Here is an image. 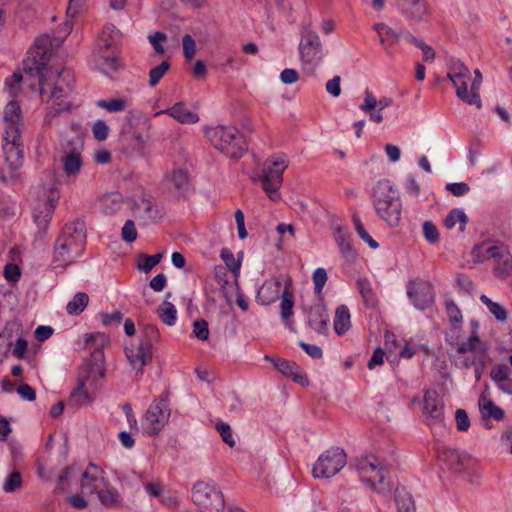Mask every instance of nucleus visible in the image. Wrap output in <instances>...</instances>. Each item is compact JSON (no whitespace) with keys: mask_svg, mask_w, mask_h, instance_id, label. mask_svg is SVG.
Returning a JSON list of instances; mask_svg holds the SVG:
<instances>
[{"mask_svg":"<svg viewBox=\"0 0 512 512\" xmlns=\"http://www.w3.org/2000/svg\"><path fill=\"white\" fill-rule=\"evenodd\" d=\"M47 39L38 38L28 56L23 60V70L29 76H37L39 93L43 102L49 104L45 122L50 123L51 118L71 108L69 95L74 89V76L70 70L51 71L47 69V55L42 42Z\"/></svg>","mask_w":512,"mask_h":512,"instance_id":"f257e3e1","label":"nucleus"},{"mask_svg":"<svg viewBox=\"0 0 512 512\" xmlns=\"http://www.w3.org/2000/svg\"><path fill=\"white\" fill-rule=\"evenodd\" d=\"M86 245V226L81 220L67 223L56 239L52 263L55 268H65L80 257Z\"/></svg>","mask_w":512,"mask_h":512,"instance_id":"f03ea898","label":"nucleus"},{"mask_svg":"<svg viewBox=\"0 0 512 512\" xmlns=\"http://www.w3.org/2000/svg\"><path fill=\"white\" fill-rule=\"evenodd\" d=\"M372 204L377 216L390 227H397L401 220L400 194L388 179L379 180L372 189Z\"/></svg>","mask_w":512,"mask_h":512,"instance_id":"7ed1b4c3","label":"nucleus"},{"mask_svg":"<svg viewBox=\"0 0 512 512\" xmlns=\"http://www.w3.org/2000/svg\"><path fill=\"white\" fill-rule=\"evenodd\" d=\"M205 135L214 148L230 158H241L247 149L242 134L234 126L209 127L205 129Z\"/></svg>","mask_w":512,"mask_h":512,"instance_id":"20e7f679","label":"nucleus"},{"mask_svg":"<svg viewBox=\"0 0 512 512\" xmlns=\"http://www.w3.org/2000/svg\"><path fill=\"white\" fill-rule=\"evenodd\" d=\"M159 340L160 333L155 325L146 324L142 327L138 342L125 347L126 357L133 369L142 372L143 367L152 361V349Z\"/></svg>","mask_w":512,"mask_h":512,"instance_id":"39448f33","label":"nucleus"},{"mask_svg":"<svg viewBox=\"0 0 512 512\" xmlns=\"http://www.w3.org/2000/svg\"><path fill=\"white\" fill-rule=\"evenodd\" d=\"M351 466L355 467L362 481L369 484L377 493L384 494L391 490L387 478L388 471L379 465L378 459L374 455H363L356 458Z\"/></svg>","mask_w":512,"mask_h":512,"instance_id":"423d86ee","label":"nucleus"},{"mask_svg":"<svg viewBox=\"0 0 512 512\" xmlns=\"http://www.w3.org/2000/svg\"><path fill=\"white\" fill-rule=\"evenodd\" d=\"M288 167L285 154H273L264 162L259 180L267 196L276 201L279 198L278 190L283 181V173Z\"/></svg>","mask_w":512,"mask_h":512,"instance_id":"0eeeda50","label":"nucleus"},{"mask_svg":"<svg viewBox=\"0 0 512 512\" xmlns=\"http://www.w3.org/2000/svg\"><path fill=\"white\" fill-rule=\"evenodd\" d=\"M120 31L116 26L110 24L105 26L97 39L95 55L98 57L97 63L103 68L117 70L119 67L118 58L115 52L120 41Z\"/></svg>","mask_w":512,"mask_h":512,"instance_id":"6e6552de","label":"nucleus"},{"mask_svg":"<svg viewBox=\"0 0 512 512\" xmlns=\"http://www.w3.org/2000/svg\"><path fill=\"white\" fill-rule=\"evenodd\" d=\"M105 376V369L101 362L88 361L80 369L77 378V385L70 393L68 403L72 405H83L92 402L93 398L86 389L88 381H96L98 378Z\"/></svg>","mask_w":512,"mask_h":512,"instance_id":"1a4fd4ad","label":"nucleus"},{"mask_svg":"<svg viewBox=\"0 0 512 512\" xmlns=\"http://www.w3.org/2000/svg\"><path fill=\"white\" fill-rule=\"evenodd\" d=\"M170 414L168 394L163 393L150 404L145 412L142 419L143 431L151 437L157 436L168 423Z\"/></svg>","mask_w":512,"mask_h":512,"instance_id":"9d476101","label":"nucleus"},{"mask_svg":"<svg viewBox=\"0 0 512 512\" xmlns=\"http://www.w3.org/2000/svg\"><path fill=\"white\" fill-rule=\"evenodd\" d=\"M192 501L203 512H222L225 500L222 492L214 485L198 481L192 488Z\"/></svg>","mask_w":512,"mask_h":512,"instance_id":"9b49d317","label":"nucleus"},{"mask_svg":"<svg viewBox=\"0 0 512 512\" xmlns=\"http://www.w3.org/2000/svg\"><path fill=\"white\" fill-rule=\"evenodd\" d=\"M346 463L345 451L339 447H332L319 456L313 466L312 474L315 478H331L340 472Z\"/></svg>","mask_w":512,"mask_h":512,"instance_id":"f8f14e48","label":"nucleus"},{"mask_svg":"<svg viewBox=\"0 0 512 512\" xmlns=\"http://www.w3.org/2000/svg\"><path fill=\"white\" fill-rule=\"evenodd\" d=\"M300 59L304 69L314 71L323 59V49L318 34L305 28L299 44Z\"/></svg>","mask_w":512,"mask_h":512,"instance_id":"ddd939ff","label":"nucleus"},{"mask_svg":"<svg viewBox=\"0 0 512 512\" xmlns=\"http://www.w3.org/2000/svg\"><path fill=\"white\" fill-rule=\"evenodd\" d=\"M134 217L142 226L156 223L163 216L161 206L156 202L155 198L150 194H141L135 197L131 206Z\"/></svg>","mask_w":512,"mask_h":512,"instance_id":"4468645a","label":"nucleus"},{"mask_svg":"<svg viewBox=\"0 0 512 512\" xmlns=\"http://www.w3.org/2000/svg\"><path fill=\"white\" fill-rule=\"evenodd\" d=\"M437 457L454 474H469L477 464L467 453H460L448 447H439Z\"/></svg>","mask_w":512,"mask_h":512,"instance_id":"2eb2a0df","label":"nucleus"},{"mask_svg":"<svg viewBox=\"0 0 512 512\" xmlns=\"http://www.w3.org/2000/svg\"><path fill=\"white\" fill-rule=\"evenodd\" d=\"M3 140V152L5 155V160L12 170L10 177L15 179V171L23 163V148L20 142L21 134L19 128H14L11 126L9 130L5 132Z\"/></svg>","mask_w":512,"mask_h":512,"instance_id":"dca6fc26","label":"nucleus"},{"mask_svg":"<svg viewBox=\"0 0 512 512\" xmlns=\"http://www.w3.org/2000/svg\"><path fill=\"white\" fill-rule=\"evenodd\" d=\"M407 295L413 306L419 310H425L434 302V290L430 282L416 278L407 284Z\"/></svg>","mask_w":512,"mask_h":512,"instance_id":"f3484780","label":"nucleus"},{"mask_svg":"<svg viewBox=\"0 0 512 512\" xmlns=\"http://www.w3.org/2000/svg\"><path fill=\"white\" fill-rule=\"evenodd\" d=\"M447 77L452 82L457 97L464 102L467 97L468 82L471 78L470 70L459 59L450 58Z\"/></svg>","mask_w":512,"mask_h":512,"instance_id":"a211bd4d","label":"nucleus"},{"mask_svg":"<svg viewBox=\"0 0 512 512\" xmlns=\"http://www.w3.org/2000/svg\"><path fill=\"white\" fill-rule=\"evenodd\" d=\"M165 189L176 198H184L192 189L191 178L186 169L177 168L167 173L163 179Z\"/></svg>","mask_w":512,"mask_h":512,"instance_id":"6ab92c4d","label":"nucleus"},{"mask_svg":"<svg viewBox=\"0 0 512 512\" xmlns=\"http://www.w3.org/2000/svg\"><path fill=\"white\" fill-rule=\"evenodd\" d=\"M82 148L83 142L79 138L68 142L65 154L62 157L63 171L66 176L71 177L79 174L83 165Z\"/></svg>","mask_w":512,"mask_h":512,"instance_id":"aec40b11","label":"nucleus"},{"mask_svg":"<svg viewBox=\"0 0 512 512\" xmlns=\"http://www.w3.org/2000/svg\"><path fill=\"white\" fill-rule=\"evenodd\" d=\"M504 251H510L508 246L504 243L499 241H485L474 246L471 255L476 262L493 260L495 264L502 259L500 255H504Z\"/></svg>","mask_w":512,"mask_h":512,"instance_id":"412c9836","label":"nucleus"},{"mask_svg":"<svg viewBox=\"0 0 512 512\" xmlns=\"http://www.w3.org/2000/svg\"><path fill=\"white\" fill-rule=\"evenodd\" d=\"M399 6L404 16L410 22L424 21L429 16L425 0H399Z\"/></svg>","mask_w":512,"mask_h":512,"instance_id":"4be33fe9","label":"nucleus"},{"mask_svg":"<svg viewBox=\"0 0 512 512\" xmlns=\"http://www.w3.org/2000/svg\"><path fill=\"white\" fill-rule=\"evenodd\" d=\"M274 367L284 376L291 378L295 383L302 386H307L309 380L302 369L293 361L278 358L273 360Z\"/></svg>","mask_w":512,"mask_h":512,"instance_id":"5701e85b","label":"nucleus"},{"mask_svg":"<svg viewBox=\"0 0 512 512\" xmlns=\"http://www.w3.org/2000/svg\"><path fill=\"white\" fill-rule=\"evenodd\" d=\"M103 474L104 471L100 467L90 463L82 474L81 488L91 494L96 493L101 488V484L105 483Z\"/></svg>","mask_w":512,"mask_h":512,"instance_id":"b1692460","label":"nucleus"},{"mask_svg":"<svg viewBox=\"0 0 512 512\" xmlns=\"http://www.w3.org/2000/svg\"><path fill=\"white\" fill-rule=\"evenodd\" d=\"M166 114L181 124H195L199 121L197 113L189 110L184 102H177L173 106L156 113Z\"/></svg>","mask_w":512,"mask_h":512,"instance_id":"393cba45","label":"nucleus"},{"mask_svg":"<svg viewBox=\"0 0 512 512\" xmlns=\"http://www.w3.org/2000/svg\"><path fill=\"white\" fill-rule=\"evenodd\" d=\"M423 410L432 419L436 421H442L443 403L436 391L429 390L425 392L423 399Z\"/></svg>","mask_w":512,"mask_h":512,"instance_id":"a878e982","label":"nucleus"},{"mask_svg":"<svg viewBox=\"0 0 512 512\" xmlns=\"http://www.w3.org/2000/svg\"><path fill=\"white\" fill-rule=\"evenodd\" d=\"M53 206L51 204H39L33 210L34 223L38 228L40 238L44 237L53 217Z\"/></svg>","mask_w":512,"mask_h":512,"instance_id":"bb28decb","label":"nucleus"},{"mask_svg":"<svg viewBox=\"0 0 512 512\" xmlns=\"http://www.w3.org/2000/svg\"><path fill=\"white\" fill-rule=\"evenodd\" d=\"M374 29L377 32L380 42L384 47L385 51L388 54H391V49L393 45L398 43L400 41V38L402 37V31L397 32L396 30L392 29L385 23L375 24Z\"/></svg>","mask_w":512,"mask_h":512,"instance_id":"cd10ccee","label":"nucleus"},{"mask_svg":"<svg viewBox=\"0 0 512 512\" xmlns=\"http://www.w3.org/2000/svg\"><path fill=\"white\" fill-rule=\"evenodd\" d=\"M456 351L459 355H464L468 352L474 353L475 356L487 355V347L480 340L476 331H471L466 341L458 343Z\"/></svg>","mask_w":512,"mask_h":512,"instance_id":"c85d7f7f","label":"nucleus"},{"mask_svg":"<svg viewBox=\"0 0 512 512\" xmlns=\"http://www.w3.org/2000/svg\"><path fill=\"white\" fill-rule=\"evenodd\" d=\"M329 317L325 307L316 305L310 308L308 323L310 327L319 334H324L327 331Z\"/></svg>","mask_w":512,"mask_h":512,"instance_id":"c756f323","label":"nucleus"},{"mask_svg":"<svg viewBox=\"0 0 512 512\" xmlns=\"http://www.w3.org/2000/svg\"><path fill=\"white\" fill-rule=\"evenodd\" d=\"M357 289L361 294L363 303L366 307L374 308L378 304V298L371 282L366 277H360L356 281Z\"/></svg>","mask_w":512,"mask_h":512,"instance_id":"7c9ffc66","label":"nucleus"},{"mask_svg":"<svg viewBox=\"0 0 512 512\" xmlns=\"http://www.w3.org/2000/svg\"><path fill=\"white\" fill-rule=\"evenodd\" d=\"M479 409L483 419L491 418L496 421H501L505 417L504 410L497 406L491 399L483 395L479 398Z\"/></svg>","mask_w":512,"mask_h":512,"instance_id":"2f4dec72","label":"nucleus"},{"mask_svg":"<svg viewBox=\"0 0 512 512\" xmlns=\"http://www.w3.org/2000/svg\"><path fill=\"white\" fill-rule=\"evenodd\" d=\"M350 312L346 305H340L336 308L334 319V330L338 335H344L350 328Z\"/></svg>","mask_w":512,"mask_h":512,"instance_id":"473e14b6","label":"nucleus"},{"mask_svg":"<svg viewBox=\"0 0 512 512\" xmlns=\"http://www.w3.org/2000/svg\"><path fill=\"white\" fill-rule=\"evenodd\" d=\"M395 503L398 512H416L413 497L404 487L396 488Z\"/></svg>","mask_w":512,"mask_h":512,"instance_id":"72a5a7b5","label":"nucleus"},{"mask_svg":"<svg viewBox=\"0 0 512 512\" xmlns=\"http://www.w3.org/2000/svg\"><path fill=\"white\" fill-rule=\"evenodd\" d=\"M4 120H5V132L9 130L11 126L19 128V122L21 120V108L16 101H10L4 109Z\"/></svg>","mask_w":512,"mask_h":512,"instance_id":"f704fd0d","label":"nucleus"},{"mask_svg":"<svg viewBox=\"0 0 512 512\" xmlns=\"http://www.w3.org/2000/svg\"><path fill=\"white\" fill-rule=\"evenodd\" d=\"M504 252V255H501L502 259L495 263L492 269L494 276L501 280L507 279L512 272V254L510 251Z\"/></svg>","mask_w":512,"mask_h":512,"instance_id":"c9c22d12","label":"nucleus"},{"mask_svg":"<svg viewBox=\"0 0 512 512\" xmlns=\"http://www.w3.org/2000/svg\"><path fill=\"white\" fill-rule=\"evenodd\" d=\"M474 80L471 83L470 92L467 91V97H465V103L468 105H475L478 109L482 107L479 89L482 83V74L479 69L474 71Z\"/></svg>","mask_w":512,"mask_h":512,"instance_id":"e433bc0d","label":"nucleus"},{"mask_svg":"<svg viewBox=\"0 0 512 512\" xmlns=\"http://www.w3.org/2000/svg\"><path fill=\"white\" fill-rule=\"evenodd\" d=\"M89 296L85 292H77L72 300L67 303L66 311L69 315H79L87 307Z\"/></svg>","mask_w":512,"mask_h":512,"instance_id":"4c0bfd02","label":"nucleus"},{"mask_svg":"<svg viewBox=\"0 0 512 512\" xmlns=\"http://www.w3.org/2000/svg\"><path fill=\"white\" fill-rule=\"evenodd\" d=\"M280 282L272 285H263L257 293V301L262 305H269L276 300L279 294Z\"/></svg>","mask_w":512,"mask_h":512,"instance_id":"58836bf2","label":"nucleus"},{"mask_svg":"<svg viewBox=\"0 0 512 512\" xmlns=\"http://www.w3.org/2000/svg\"><path fill=\"white\" fill-rule=\"evenodd\" d=\"M104 488H100L96 494L98 496L99 501L104 506H113L117 504L120 501V495L118 491L108 485L107 483H104Z\"/></svg>","mask_w":512,"mask_h":512,"instance_id":"ea45409f","label":"nucleus"},{"mask_svg":"<svg viewBox=\"0 0 512 512\" xmlns=\"http://www.w3.org/2000/svg\"><path fill=\"white\" fill-rule=\"evenodd\" d=\"M157 314L162 322L168 326H172L175 324L177 319V310L175 306L165 300L158 308Z\"/></svg>","mask_w":512,"mask_h":512,"instance_id":"a19ab883","label":"nucleus"},{"mask_svg":"<svg viewBox=\"0 0 512 512\" xmlns=\"http://www.w3.org/2000/svg\"><path fill=\"white\" fill-rule=\"evenodd\" d=\"M445 309H446V313H447L449 322L451 323L453 328L459 329L463 322V316H462V312L459 309V307L457 306V304L451 299L446 300Z\"/></svg>","mask_w":512,"mask_h":512,"instance_id":"79ce46f5","label":"nucleus"},{"mask_svg":"<svg viewBox=\"0 0 512 512\" xmlns=\"http://www.w3.org/2000/svg\"><path fill=\"white\" fill-rule=\"evenodd\" d=\"M468 221V218L463 210L461 209H453L451 210L448 215L444 219V226L447 229H452L455 227L457 223H459L460 230L463 231L464 227Z\"/></svg>","mask_w":512,"mask_h":512,"instance_id":"37998d69","label":"nucleus"},{"mask_svg":"<svg viewBox=\"0 0 512 512\" xmlns=\"http://www.w3.org/2000/svg\"><path fill=\"white\" fill-rule=\"evenodd\" d=\"M293 307H294V295L289 290V287L286 286L283 294L282 300L280 304V314L284 320L289 319L293 315Z\"/></svg>","mask_w":512,"mask_h":512,"instance_id":"c03bdc74","label":"nucleus"},{"mask_svg":"<svg viewBox=\"0 0 512 512\" xmlns=\"http://www.w3.org/2000/svg\"><path fill=\"white\" fill-rule=\"evenodd\" d=\"M480 301L486 305L489 312L498 320V321H505L507 319V311L505 308L500 305L499 303L493 302L489 297L486 295L480 296Z\"/></svg>","mask_w":512,"mask_h":512,"instance_id":"a18cd8bd","label":"nucleus"},{"mask_svg":"<svg viewBox=\"0 0 512 512\" xmlns=\"http://www.w3.org/2000/svg\"><path fill=\"white\" fill-rule=\"evenodd\" d=\"M96 104L108 112H120L126 108L127 101L123 98H111L109 100L101 99Z\"/></svg>","mask_w":512,"mask_h":512,"instance_id":"49530a36","label":"nucleus"},{"mask_svg":"<svg viewBox=\"0 0 512 512\" xmlns=\"http://www.w3.org/2000/svg\"><path fill=\"white\" fill-rule=\"evenodd\" d=\"M170 63L168 61H162L159 65L153 67L149 72V85L155 87L160 80L163 78L165 73L169 70Z\"/></svg>","mask_w":512,"mask_h":512,"instance_id":"de8ad7c7","label":"nucleus"},{"mask_svg":"<svg viewBox=\"0 0 512 512\" xmlns=\"http://www.w3.org/2000/svg\"><path fill=\"white\" fill-rule=\"evenodd\" d=\"M337 244L339 246V250L341 252L342 257H344L348 261H352L356 258L357 253L352 246L351 240L344 236H339L336 239Z\"/></svg>","mask_w":512,"mask_h":512,"instance_id":"09e8293b","label":"nucleus"},{"mask_svg":"<svg viewBox=\"0 0 512 512\" xmlns=\"http://www.w3.org/2000/svg\"><path fill=\"white\" fill-rule=\"evenodd\" d=\"M163 253H156L154 255L148 256L146 254H141L140 258L143 259V262H138L137 268L145 273L150 272L156 265L160 263L162 260Z\"/></svg>","mask_w":512,"mask_h":512,"instance_id":"8fccbe9b","label":"nucleus"},{"mask_svg":"<svg viewBox=\"0 0 512 512\" xmlns=\"http://www.w3.org/2000/svg\"><path fill=\"white\" fill-rule=\"evenodd\" d=\"M423 235L425 240L431 244L437 243L440 239L439 230L432 221L423 223Z\"/></svg>","mask_w":512,"mask_h":512,"instance_id":"3c124183","label":"nucleus"},{"mask_svg":"<svg viewBox=\"0 0 512 512\" xmlns=\"http://www.w3.org/2000/svg\"><path fill=\"white\" fill-rule=\"evenodd\" d=\"M313 283H314V292L316 294H321L323 288L328 280L327 272L324 268H317L312 275Z\"/></svg>","mask_w":512,"mask_h":512,"instance_id":"603ef678","label":"nucleus"},{"mask_svg":"<svg viewBox=\"0 0 512 512\" xmlns=\"http://www.w3.org/2000/svg\"><path fill=\"white\" fill-rule=\"evenodd\" d=\"M510 369L505 364H497L495 365L491 372L490 377L491 380L497 385L503 382V380H507V377L509 376Z\"/></svg>","mask_w":512,"mask_h":512,"instance_id":"864d4df0","label":"nucleus"},{"mask_svg":"<svg viewBox=\"0 0 512 512\" xmlns=\"http://www.w3.org/2000/svg\"><path fill=\"white\" fill-rule=\"evenodd\" d=\"M216 430L219 432L222 441L229 447H234L236 442L233 438L232 429L229 424L221 422L216 424Z\"/></svg>","mask_w":512,"mask_h":512,"instance_id":"5fc2aeb1","label":"nucleus"},{"mask_svg":"<svg viewBox=\"0 0 512 512\" xmlns=\"http://www.w3.org/2000/svg\"><path fill=\"white\" fill-rule=\"evenodd\" d=\"M22 477L20 472L13 471L10 473L4 483L3 489L5 492H14L21 487Z\"/></svg>","mask_w":512,"mask_h":512,"instance_id":"6e6d98bb","label":"nucleus"},{"mask_svg":"<svg viewBox=\"0 0 512 512\" xmlns=\"http://www.w3.org/2000/svg\"><path fill=\"white\" fill-rule=\"evenodd\" d=\"M183 54L187 61L193 59L196 51V44L190 34H185L182 38Z\"/></svg>","mask_w":512,"mask_h":512,"instance_id":"4d7b16f0","label":"nucleus"},{"mask_svg":"<svg viewBox=\"0 0 512 512\" xmlns=\"http://www.w3.org/2000/svg\"><path fill=\"white\" fill-rule=\"evenodd\" d=\"M10 351L14 357L18 359H25L27 357L28 341L23 337H18Z\"/></svg>","mask_w":512,"mask_h":512,"instance_id":"13d9d810","label":"nucleus"},{"mask_svg":"<svg viewBox=\"0 0 512 512\" xmlns=\"http://www.w3.org/2000/svg\"><path fill=\"white\" fill-rule=\"evenodd\" d=\"M193 333L197 339L207 340L209 337L208 322L204 319L196 320L193 323Z\"/></svg>","mask_w":512,"mask_h":512,"instance_id":"bf43d9fd","label":"nucleus"},{"mask_svg":"<svg viewBox=\"0 0 512 512\" xmlns=\"http://www.w3.org/2000/svg\"><path fill=\"white\" fill-rule=\"evenodd\" d=\"M122 239L131 243L137 239V230L133 220H127L121 230Z\"/></svg>","mask_w":512,"mask_h":512,"instance_id":"052dcab7","label":"nucleus"},{"mask_svg":"<svg viewBox=\"0 0 512 512\" xmlns=\"http://www.w3.org/2000/svg\"><path fill=\"white\" fill-rule=\"evenodd\" d=\"M92 133L96 140L104 141L108 137L109 127L103 120H97L92 126Z\"/></svg>","mask_w":512,"mask_h":512,"instance_id":"680f3d73","label":"nucleus"},{"mask_svg":"<svg viewBox=\"0 0 512 512\" xmlns=\"http://www.w3.org/2000/svg\"><path fill=\"white\" fill-rule=\"evenodd\" d=\"M4 277L10 283H17L21 277V270L15 263H8L4 267Z\"/></svg>","mask_w":512,"mask_h":512,"instance_id":"e2e57ef3","label":"nucleus"},{"mask_svg":"<svg viewBox=\"0 0 512 512\" xmlns=\"http://www.w3.org/2000/svg\"><path fill=\"white\" fill-rule=\"evenodd\" d=\"M455 420L457 430L465 432L470 427V419L464 409H457L455 412Z\"/></svg>","mask_w":512,"mask_h":512,"instance_id":"0e129e2a","label":"nucleus"},{"mask_svg":"<svg viewBox=\"0 0 512 512\" xmlns=\"http://www.w3.org/2000/svg\"><path fill=\"white\" fill-rule=\"evenodd\" d=\"M12 331H4L0 333V354L7 358L12 347Z\"/></svg>","mask_w":512,"mask_h":512,"instance_id":"69168bd1","label":"nucleus"},{"mask_svg":"<svg viewBox=\"0 0 512 512\" xmlns=\"http://www.w3.org/2000/svg\"><path fill=\"white\" fill-rule=\"evenodd\" d=\"M446 190L452 193L454 196L460 197L467 194L470 190V187L465 182H455L447 184Z\"/></svg>","mask_w":512,"mask_h":512,"instance_id":"338daca9","label":"nucleus"},{"mask_svg":"<svg viewBox=\"0 0 512 512\" xmlns=\"http://www.w3.org/2000/svg\"><path fill=\"white\" fill-rule=\"evenodd\" d=\"M167 40V36L163 32H155L153 35L149 36V41L152 44L154 50L158 54L164 53V47L161 44V42H164Z\"/></svg>","mask_w":512,"mask_h":512,"instance_id":"774afa93","label":"nucleus"}]
</instances>
